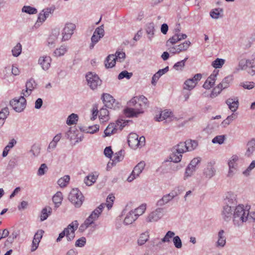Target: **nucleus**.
<instances>
[{"label":"nucleus","mask_w":255,"mask_h":255,"mask_svg":"<svg viewBox=\"0 0 255 255\" xmlns=\"http://www.w3.org/2000/svg\"><path fill=\"white\" fill-rule=\"evenodd\" d=\"M128 105L129 107L125 109V114L128 117H133L143 113L149 106V102L145 97L140 95L133 97Z\"/></svg>","instance_id":"1"},{"label":"nucleus","mask_w":255,"mask_h":255,"mask_svg":"<svg viewBox=\"0 0 255 255\" xmlns=\"http://www.w3.org/2000/svg\"><path fill=\"white\" fill-rule=\"evenodd\" d=\"M197 145L198 144H184V146H182V148H180V144H177L173 147V151L167 160L173 163H178L181 160L183 153L193 150Z\"/></svg>","instance_id":"2"},{"label":"nucleus","mask_w":255,"mask_h":255,"mask_svg":"<svg viewBox=\"0 0 255 255\" xmlns=\"http://www.w3.org/2000/svg\"><path fill=\"white\" fill-rule=\"evenodd\" d=\"M249 215V211L245 210L244 206L239 204L235 208L232 218L234 225L237 226H241L247 221Z\"/></svg>","instance_id":"3"},{"label":"nucleus","mask_w":255,"mask_h":255,"mask_svg":"<svg viewBox=\"0 0 255 255\" xmlns=\"http://www.w3.org/2000/svg\"><path fill=\"white\" fill-rule=\"evenodd\" d=\"M68 199L76 207H80L84 201V196L77 188L73 189L70 192Z\"/></svg>","instance_id":"4"},{"label":"nucleus","mask_w":255,"mask_h":255,"mask_svg":"<svg viewBox=\"0 0 255 255\" xmlns=\"http://www.w3.org/2000/svg\"><path fill=\"white\" fill-rule=\"evenodd\" d=\"M125 53L123 52L117 51L115 55H109L105 61V66L107 68H112L114 67L116 64V61L119 60L121 61V59L125 58Z\"/></svg>","instance_id":"5"},{"label":"nucleus","mask_w":255,"mask_h":255,"mask_svg":"<svg viewBox=\"0 0 255 255\" xmlns=\"http://www.w3.org/2000/svg\"><path fill=\"white\" fill-rule=\"evenodd\" d=\"M88 85L92 90H95L102 84V80L99 76L92 72L88 73L86 75Z\"/></svg>","instance_id":"6"},{"label":"nucleus","mask_w":255,"mask_h":255,"mask_svg":"<svg viewBox=\"0 0 255 255\" xmlns=\"http://www.w3.org/2000/svg\"><path fill=\"white\" fill-rule=\"evenodd\" d=\"M24 97L21 96L18 99H13L10 102V106L16 112H21L25 108L26 102Z\"/></svg>","instance_id":"7"},{"label":"nucleus","mask_w":255,"mask_h":255,"mask_svg":"<svg viewBox=\"0 0 255 255\" xmlns=\"http://www.w3.org/2000/svg\"><path fill=\"white\" fill-rule=\"evenodd\" d=\"M215 164L216 162L215 160H211L207 163L203 172V175L206 178L211 179L216 174Z\"/></svg>","instance_id":"8"},{"label":"nucleus","mask_w":255,"mask_h":255,"mask_svg":"<svg viewBox=\"0 0 255 255\" xmlns=\"http://www.w3.org/2000/svg\"><path fill=\"white\" fill-rule=\"evenodd\" d=\"M76 29V25L72 23H67L62 32V41H66L70 39Z\"/></svg>","instance_id":"9"},{"label":"nucleus","mask_w":255,"mask_h":255,"mask_svg":"<svg viewBox=\"0 0 255 255\" xmlns=\"http://www.w3.org/2000/svg\"><path fill=\"white\" fill-rule=\"evenodd\" d=\"M239 160V157L237 155H233L228 161L229 171L227 176L232 177L235 174L238 170L237 161Z\"/></svg>","instance_id":"10"},{"label":"nucleus","mask_w":255,"mask_h":255,"mask_svg":"<svg viewBox=\"0 0 255 255\" xmlns=\"http://www.w3.org/2000/svg\"><path fill=\"white\" fill-rule=\"evenodd\" d=\"M201 78L202 75L201 74H196L193 78L187 79L184 82V89L191 91L195 88L198 81H199Z\"/></svg>","instance_id":"11"},{"label":"nucleus","mask_w":255,"mask_h":255,"mask_svg":"<svg viewBox=\"0 0 255 255\" xmlns=\"http://www.w3.org/2000/svg\"><path fill=\"white\" fill-rule=\"evenodd\" d=\"M104 30L102 26L97 28L91 37V43L90 45V48L92 49L94 45L104 36Z\"/></svg>","instance_id":"12"},{"label":"nucleus","mask_w":255,"mask_h":255,"mask_svg":"<svg viewBox=\"0 0 255 255\" xmlns=\"http://www.w3.org/2000/svg\"><path fill=\"white\" fill-rule=\"evenodd\" d=\"M145 165L144 161H140L134 168L131 174L128 178V181L131 182L134 179L138 177L142 172Z\"/></svg>","instance_id":"13"},{"label":"nucleus","mask_w":255,"mask_h":255,"mask_svg":"<svg viewBox=\"0 0 255 255\" xmlns=\"http://www.w3.org/2000/svg\"><path fill=\"white\" fill-rule=\"evenodd\" d=\"M172 162L169 161V160H165L162 162L160 168H162V172L163 173L168 172L170 170L176 171L180 168V166L175 165Z\"/></svg>","instance_id":"14"},{"label":"nucleus","mask_w":255,"mask_h":255,"mask_svg":"<svg viewBox=\"0 0 255 255\" xmlns=\"http://www.w3.org/2000/svg\"><path fill=\"white\" fill-rule=\"evenodd\" d=\"M176 119L170 110L166 109L160 111V122H163V124H169Z\"/></svg>","instance_id":"15"},{"label":"nucleus","mask_w":255,"mask_h":255,"mask_svg":"<svg viewBox=\"0 0 255 255\" xmlns=\"http://www.w3.org/2000/svg\"><path fill=\"white\" fill-rule=\"evenodd\" d=\"M77 221L72 222L68 227L65 229V232L66 233V237L68 241L72 240L75 237V231L78 227Z\"/></svg>","instance_id":"16"},{"label":"nucleus","mask_w":255,"mask_h":255,"mask_svg":"<svg viewBox=\"0 0 255 255\" xmlns=\"http://www.w3.org/2000/svg\"><path fill=\"white\" fill-rule=\"evenodd\" d=\"M235 209V207L228 205L224 206L221 213L222 219L226 222L230 221L233 218V211L234 212Z\"/></svg>","instance_id":"17"},{"label":"nucleus","mask_w":255,"mask_h":255,"mask_svg":"<svg viewBox=\"0 0 255 255\" xmlns=\"http://www.w3.org/2000/svg\"><path fill=\"white\" fill-rule=\"evenodd\" d=\"M225 204L226 205L232 206V207H237L238 206L237 195L231 192H228L226 194Z\"/></svg>","instance_id":"18"},{"label":"nucleus","mask_w":255,"mask_h":255,"mask_svg":"<svg viewBox=\"0 0 255 255\" xmlns=\"http://www.w3.org/2000/svg\"><path fill=\"white\" fill-rule=\"evenodd\" d=\"M43 233L44 231L43 230H39L35 234L31 247V252L35 251L38 248L39 244L42 238Z\"/></svg>","instance_id":"19"},{"label":"nucleus","mask_w":255,"mask_h":255,"mask_svg":"<svg viewBox=\"0 0 255 255\" xmlns=\"http://www.w3.org/2000/svg\"><path fill=\"white\" fill-rule=\"evenodd\" d=\"M218 71L214 70L213 73L207 78L203 85V87L206 89H210L212 87L216 80L217 76L218 75Z\"/></svg>","instance_id":"20"},{"label":"nucleus","mask_w":255,"mask_h":255,"mask_svg":"<svg viewBox=\"0 0 255 255\" xmlns=\"http://www.w3.org/2000/svg\"><path fill=\"white\" fill-rule=\"evenodd\" d=\"M145 141V138L144 136H141L139 137L138 135L134 132H131L129 134L128 137V143H142Z\"/></svg>","instance_id":"21"},{"label":"nucleus","mask_w":255,"mask_h":255,"mask_svg":"<svg viewBox=\"0 0 255 255\" xmlns=\"http://www.w3.org/2000/svg\"><path fill=\"white\" fill-rule=\"evenodd\" d=\"M51 58L48 56H41L38 60V63L44 70H48L50 67Z\"/></svg>","instance_id":"22"},{"label":"nucleus","mask_w":255,"mask_h":255,"mask_svg":"<svg viewBox=\"0 0 255 255\" xmlns=\"http://www.w3.org/2000/svg\"><path fill=\"white\" fill-rule=\"evenodd\" d=\"M226 103L228 106L230 110L233 112H236L239 106V99L238 97L229 98L226 101Z\"/></svg>","instance_id":"23"},{"label":"nucleus","mask_w":255,"mask_h":255,"mask_svg":"<svg viewBox=\"0 0 255 255\" xmlns=\"http://www.w3.org/2000/svg\"><path fill=\"white\" fill-rule=\"evenodd\" d=\"M36 86V84L35 81L32 79H29L26 83V90L23 91L22 94L25 97L29 96Z\"/></svg>","instance_id":"24"},{"label":"nucleus","mask_w":255,"mask_h":255,"mask_svg":"<svg viewBox=\"0 0 255 255\" xmlns=\"http://www.w3.org/2000/svg\"><path fill=\"white\" fill-rule=\"evenodd\" d=\"M102 99L105 106L110 108H112L115 100L111 95L107 93L103 94Z\"/></svg>","instance_id":"25"},{"label":"nucleus","mask_w":255,"mask_h":255,"mask_svg":"<svg viewBox=\"0 0 255 255\" xmlns=\"http://www.w3.org/2000/svg\"><path fill=\"white\" fill-rule=\"evenodd\" d=\"M117 126L114 123L110 124L104 131V137L110 136L115 133L117 131Z\"/></svg>","instance_id":"26"},{"label":"nucleus","mask_w":255,"mask_h":255,"mask_svg":"<svg viewBox=\"0 0 255 255\" xmlns=\"http://www.w3.org/2000/svg\"><path fill=\"white\" fill-rule=\"evenodd\" d=\"M104 208V203L101 204L97 208H96L91 214L89 216L94 222L97 220Z\"/></svg>","instance_id":"27"},{"label":"nucleus","mask_w":255,"mask_h":255,"mask_svg":"<svg viewBox=\"0 0 255 255\" xmlns=\"http://www.w3.org/2000/svg\"><path fill=\"white\" fill-rule=\"evenodd\" d=\"M104 208V203L101 204L97 208H96L91 214L89 216L94 222L97 220Z\"/></svg>","instance_id":"28"},{"label":"nucleus","mask_w":255,"mask_h":255,"mask_svg":"<svg viewBox=\"0 0 255 255\" xmlns=\"http://www.w3.org/2000/svg\"><path fill=\"white\" fill-rule=\"evenodd\" d=\"M98 175L99 174L97 172L90 174L87 176H86L84 179L85 184L88 186H91L96 182Z\"/></svg>","instance_id":"29"},{"label":"nucleus","mask_w":255,"mask_h":255,"mask_svg":"<svg viewBox=\"0 0 255 255\" xmlns=\"http://www.w3.org/2000/svg\"><path fill=\"white\" fill-rule=\"evenodd\" d=\"M137 219L136 216L134 214L133 211H131L127 214L124 219V223L126 225H130Z\"/></svg>","instance_id":"30"},{"label":"nucleus","mask_w":255,"mask_h":255,"mask_svg":"<svg viewBox=\"0 0 255 255\" xmlns=\"http://www.w3.org/2000/svg\"><path fill=\"white\" fill-rule=\"evenodd\" d=\"M224 231L223 230H221L218 232V240L216 243V246L217 247H223L225 246L226 241V238L224 235Z\"/></svg>","instance_id":"31"},{"label":"nucleus","mask_w":255,"mask_h":255,"mask_svg":"<svg viewBox=\"0 0 255 255\" xmlns=\"http://www.w3.org/2000/svg\"><path fill=\"white\" fill-rule=\"evenodd\" d=\"M159 218V211L158 209L151 212L147 218V221L150 222H156Z\"/></svg>","instance_id":"32"},{"label":"nucleus","mask_w":255,"mask_h":255,"mask_svg":"<svg viewBox=\"0 0 255 255\" xmlns=\"http://www.w3.org/2000/svg\"><path fill=\"white\" fill-rule=\"evenodd\" d=\"M99 119L102 122L108 121L109 119V111L106 108H102L99 111Z\"/></svg>","instance_id":"33"},{"label":"nucleus","mask_w":255,"mask_h":255,"mask_svg":"<svg viewBox=\"0 0 255 255\" xmlns=\"http://www.w3.org/2000/svg\"><path fill=\"white\" fill-rule=\"evenodd\" d=\"M52 200L56 207H58L63 200V195L61 192H57L53 197Z\"/></svg>","instance_id":"34"},{"label":"nucleus","mask_w":255,"mask_h":255,"mask_svg":"<svg viewBox=\"0 0 255 255\" xmlns=\"http://www.w3.org/2000/svg\"><path fill=\"white\" fill-rule=\"evenodd\" d=\"M52 213V208L47 206L43 208L41 211L40 220L41 221L46 220Z\"/></svg>","instance_id":"35"},{"label":"nucleus","mask_w":255,"mask_h":255,"mask_svg":"<svg viewBox=\"0 0 255 255\" xmlns=\"http://www.w3.org/2000/svg\"><path fill=\"white\" fill-rule=\"evenodd\" d=\"M248 73L252 75L255 74V53L253 54L252 59L249 60Z\"/></svg>","instance_id":"36"},{"label":"nucleus","mask_w":255,"mask_h":255,"mask_svg":"<svg viewBox=\"0 0 255 255\" xmlns=\"http://www.w3.org/2000/svg\"><path fill=\"white\" fill-rule=\"evenodd\" d=\"M233 77L229 75L223 79L222 82L218 84L221 88V89L227 88L229 86L230 83L232 81Z\"/></svg>","instance_id":"37"},{"label":"nucleus","mask_w":255,"mask_h":255,"mask_svg":"<svg viewBox=\"0 0 255 255\" xmlns=\"http://www.w3.org/2000/svg\"><path fill=\"white\" fill-rule=\"evenodd\" d=\"M146 209V204H142L138 207L132 211H133L134 214L136 216V218H137L139 216L142 215L145 212Z\"/></svg>","instance_id":"38"},{"label":"nucleus","mask_w":255,"mask_h":255,"mask_svg":"<svg viewBox=\"0 0 255 255\" xmlns=\"http://www.w3.org/2000/svg\"><path fill=\"white\" fill-rule=\"evenodd\" d=\"M177 196V194L174 192H171L170 193L164 195L161 199L160 202H163V204L168 203L169 201L171 200L174 197Z\"/></svg>","instance_id":"39"},{"label":"nucleus","mask_w":255,"mask_h":255,"mask_svg":"<svg viewBox=\"0 0 255 255\" xmlns=\"http://www.w3.org/2000/svg\"><path fill=\"white\" fill-rule=\"evenodd\" d=\"M9 114V111L7 108H4L0 112V127L4 123V120L6 118Z\"/></svg>","instance_id":"40"},{"label":"nucleus","mask_w":255,"mask_h":255,"mask_svg":"<svg viewBox=\"0 0 255 255\" xmlns=\"http://www.w3.org/2000/svg\"><path fill=\"white\" fill-rule=\"evenodd\" d=\"M223 12L222 8H215L210 11V15L212 18L218 19L220 17H222L221 13Z\"/></svg>","instance_id":"41"},{"label":"nucleus","mask_w":255,"mask_h":255,"mask_svg":"<svg viewBox=\"0 0 255 255\" xmlns=\"http://www.w3.org/2000/svg\"><path fill=\"white\" fill-rule=\"evenodd\" d=\"M179 36H178V33H176L175 34L170 38L167 41L166 43V45L167 47H169L171 45H174L176 44L177 42L179 41Z\"/></svg>","instance_id":"42"},{"label":"nucleus","mask_w":255,"mask_h":255,"mask_svg":"<svg viewBox=\"0 0 255 255\" xmlns=\"http://www.w3.org/2000/svg\"><path fill=\"white\" fill-rule=\"evenodd\" d=\"M191 42L189 41H186L184 42L176 45L177 48V52L180 53L181 51L186 50L190 46Z\"/></svg>","instance_id":"43"},{"label":"nucleus","mask_w":255,"mask_h":255,"mask_svg":"<svg viewBox=\"0 0 255 255\" xmlns=\"http://www.w3.org/2000/svg\"><path fill=\"white\" fill-rule=\"evenodd\" d=\"M78 120V116L75 114H72L67 118L66 123L68 125L70 126L76 124Z\"/></svg>","instance_id":"44"},{"label":"nucleus","mask_w":255,"mask_h":255,"mask_svg":"<svg viewBox=\"0 0 255 255\" xmlns=\"http://www.w3.org/2000/svg\"><path fill=\"white\" fill-rule=\"evenodd\" d=\"M149 235L147 232L142 233L137 241L138 244L139 245H142L144 244L148 240Z\"/></svg>","instance_id":"45"},{"label":"nucleus","mask_w":255,"mask_h":255,"mask_svg":"<svg viewBox=\"0 0 255 255\" xmlns=\"http://www.w3.org/2000/svg\"><path fill=\"white\" fill-rule=\"evenodd\" d=\"M67 51V48L65 46H61L59 48H57L54 52L55 56L59 57L64 55Z\"/></svg>","instance_id":"46"},{"label":"nucleus","mask_w":255,"mask_h":255,"mask_svg":"<svg viewBox=\"0 0 255 255\" xmlns=\"http://www.w3.org/2000/svg\"><path fill=\"white\" fill-rule=\"evenodd\" d=\"M115 199V196L113 194H110L107 198L106 203L104 204V207L106 206L108 210L111 209L113 206Z\"/></svg>","instance_id":"47"},{"label":"nucleus","mask_w":255,"mask_h":255,"mask_svg":"<svg viewBox=\"0 0 255 255\" xmlns=\"http://www.w3.org/2000/svg\"><path fill=\"white\" fill-rule=\"evenodd\" d=\"M69 176L65 175L63 177L61 178L58 180V184L60 187H64L67 185V184L69 182Z\"/></svg>","instance_id":"48"},{"label":"nucleus","mask_w":255,"mask_h":255,"mask_svg":"<svg viewBox=\"0 0 255 255\" xmlns=\"http://www.w3.org/2000/svg\"><path fill=\"white\" fill-rule=\"evenodd\" d=\"M175 235L174 232L169 231H168L165 236L161 239L163 243H169L170 242V239L173 238Z\"/></svg>","instance_id":"49"},{"label":"nucleus","mask_w":255,"mask_h":255,"mask_svg":"<svg viewBox=\"0 0 255 255\" xmlns=\"http://www.w3.org/2000/svg\"><path fill=\"white\" fill-rule=\"evenodd\" d=\"M224 59L217 58L212 62V65L213 67L215 68L216 69L220 68L222 67V66L224 65Z\"/></svg>","instance_id":"50"},{"label":"nucleus","mask_w":255,"mask_h":255,"mask_svg":"<svg viewBox=\"0 0 255 255\" xmlns=\"http://www.w3.org/2000/svg\"><path fill=\"white\" fill-rule=\"evenodd\" d=\"M94 223V222L88 217V218L85 221L84 223L81 225L80 229L84 231Z\"/></svg>","instance_id":"51"},{"label":"nucleus","mask_w":255,"mask_h":255,"mask_svg":"<svg viewBox=\"0 0 255 255\" xmlns=\"http://www.w3.org/2000/svg\"><path fill=\"white\" fill-rule=\"evenodd\" d=\"M22 11L30 14H35L37 12V10L35 8L30 6H24L22 9Z\"/></svg>","instance_id":"52"},{"label":"nucleus","mask_w":255,"mask_h":255,"mask_svg":"<svg viewBox=\"0 0 255 255\" xmlns=\"http://www.w3.org/2000/svg\"><path fill=\"white\" fill-rule=\"evenodd\" d=\"M196 171L194 168L193 169L190 166L188 165L185 170V172L184 176V180H186L188 178L191 177L193 173Z\"/></svg>","instance_id":"53"},{"label":"nucleus","mask_w":255,"mask_h":255,"mask_svg":"<svg viewBox=\"0 0 255 255\" xmlns=\"http://www.w3.org/2000/svg\"><path fill=\"white\" fill-rule=\"evenodd\" d=\"M188 57H186L184 60L176 63L173 66V68L176 70H182L184 68L185 63Z\"/></svg>","instance_id":"54"},{"label":"nucleus","mask_w":255,"mask_h":255,"mask_svg":"<svg viewBox=\"0 0 255 255\" xmlns=\"http://www.w3.org/2000/svg\"><path fill=\"white\" fill-rule=\"evenodd\" d=\"M223 90V89H221V87L218 85L217 86H216L215 88H214L211 93L210 95V97L211 98H214L216 96H217Z\"/></svg>","instance_id":"55"},{"label":"nucleus","mask_w":255,"mask_h":255,"mask_svg":"<svg viewBox=\"0 0 255 255\" xmlns=\"http://www.w3.org/2000/svg\"><path fill=\"white\" fill-rule=\"evenodd\" d=\"M249 59H245L241 60L239 62V67L242 70L246 69L249 67Z\"/></svg>","instance_id":"56"},{"label":"nucleus","mask_w":255,"mask_h":255,"mask_svg":"<svg viewBox=\"0 0 255 255\" xmlns=\"http://www.w3.org/2000/svg\"><path fill=\"white\" fill-rule=\"evenodd\" d=\"M173 242L175 247L177 249H180L182 246L181 240L178 236L173 237Z\"/></svg>","instance_id":"57"},{"label":"nucleus","mask_w":255,"mask_h":255,"mask_svg":"<svg viewBox=\"0 0 255 255\" xmlns=\"http://www.w3.org/2000/svg\"><path fill=\"white\" fill-rule=\"evenodd\" d=\"M21 52V45L20 43H18L12 49V53L14 56H18Z\"/></svg>","instance_id":"58"},{"label":"nucleus","mask_w":255,"mask_h":255,"mask_svg":"<svg viewBox=\"0 0 255 255\" xmlns=\"http://www.w3.org/2000/svg\"><path fill=\"white\" fill-rule=\"evenodd\" d=\"M225 139V135H217L212 139V142L213 143H223Z\"/></svg>","instance_id":"59"},{"label":"nucleus","mask_w":255,"mask_h":255,"mask_svg":"<svg viewBox=\"0 0 255 255\" xmlns=\"http://www.w3.org/2000/svg\"><path fill=\"white\" fill-rule=\"evenodd\" d=\"M240 86H242L244 89L251 90L254 88L255 83L253 82L247 81L245 82L241 83Z\"/></svg>","instance_id":"60"},{"label":"nucleus","mask_w":255,"mask_h":255,"mask_svg":"<svg viewBox=\"0 0 255 255\" xmlns=\"http://www.w3.org/2000/svg\"><path fill=\"white\" fill-rule=\"evenodd\" d=\"M248 145L249 146L248 147V148L246 152L245 155L248 157H250L255 151V144H254V145L253 144H248Z\"/></svg>","instance_id":"61"},{"label":"nucleus","mask_w":255,"mask_h":255,"mask_svg":"<svg viewBox=\"0 0 255 255\" xmlns=\"http://www.w3.org/2000/svg\"><path fill=\"white\" fill-rule=\"evenodd\" d=\"M132 75V73H129L127 71L125 70L120 73L118 76V78L119 79H122L124 78H126L128 79H129L130 78Z\"/></svg>","instance_id":"62"},{"label":"nucleus","mask_w":255,"mask_h":255,"mask_svg":"<svg viewBox=\"0 0 255 255\" xmlns=\"http://www.w3.org/2000/svg\"><path fill=\"white\" fill-rule=\"evenodd\" d=\"M201 158L200 157L194 158L193 159L189 164V166H190L192 168H194L196 169V166L201 162Z\"/></svg>","instance_id":"63"},{"label":"nucleus","mask_w":255,"mask_h":255,"mask_svg":"<svg viewBox=\"0 0 255 255\" xmlns=\"http://www.w3.org/2000/svg\"><path fill=\"white\" fill-rule=\"evenodd\" d=\"M255 167V160H253L247 169L243 172V174L246 176L249 175L250 171Z\"/></svg>","instance_id":"64"}]
</instances>
